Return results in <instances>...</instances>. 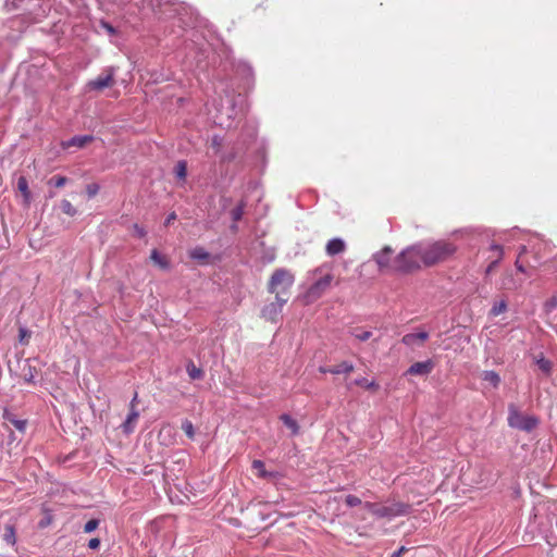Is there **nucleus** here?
I'll return each mask as SVG.
<instances>
[{"label": "nucleus", "mask_w": 557, "mask_h": 557, "mask_svg": "<svg viewBox=\"0 0 557 557\" xmlns=\"http://www.w3.org/2000/svg\"><path fill=\"white\" fill-rule=\"evenodd\" d=\"M315 281L308 287L304 298L307 304H311L321 298L329 290L333 283L339 284V280H335L333 274V264L324 262L312 271Z\"/></svg>", "instance_id": "f257e3e1"}, {"label": "nucleus", "mask_w": 557, "mask_h": 557, "mask_svg": "<svg viewBox=\"0 0 557 557\" xmlns=\"http://www.w3.org/2000/svg\"><path fill=\"white\" fill-rule=\"evenodd\" d=\"M422 250L423 264L425 267H432L453 257L457 251V246L451 242L441 239L430 245L422 246Z\"/></svg>", "instance_id": "f03ea898"}, {"label": "nucleus", "mask_w": 557, "mask_h": 557, "mask_svg": "<svg viewBox=\"0 0 557 557\" xmlns=\"http://www.w3.org/2000/svg\"><path fill=\"white\" fill-rule=\"evenodd\" d=\"M294 284V275L286 269H276L269 283L268 290L275 294V299L281 304H286L289 299L290 288Z\"/></svg>", "instance_id": "7ed1b4c3"}, {"label": "nucleus", "mask_w": 557, "mask_h": 557, "mask_svg": "<svg viewBox=\"0 0 557 557\" xmlns=\"http://www.w3.org/2000/svg\"><path fill=\"white\" fill-rule=\"evenodd\" d=\"M423 264L422 246H412L401 251L394 259L393 270L397 272H410Z\"/></svg>", "instance_id": "20e7f679"}, {"label": "nucleus", "mask_w": 557, "mask_h": 557, "mask_svg": "<svg viewBox=\"0 0 557 557\" xmlns=\"http://www.w3.org/2000/svg\"><path fill=\"white\" fill-rule=\"evenodd\" d=\"M508 425L510 428L531 432L539 424L537 418L522 414L515 405L508 407Z\"/></svg>", "instance_id": "39448f33"}, {"label": "nucleus", "mask_w": 557, "mask_h": 557, "mask_svg": "<svg viewBox=\"0 0 557 557\" xmlns=\"http://www.w3.org/2000/svg\"><path fill=\"white\" fill-rule=\"evenodd\" d=\"M115 84L114 81V71L113 69H109L106 71V74L98 76L97 78L87 83V88L89 90L101 91L104 88L112 87Z\"/></svg>", "instance_id": "423d86ee"}, {"label": "nucleus", "mask_w": 557, "mask_h": 557, "mask_svg": "<svg viewBox=\"0 0 557 557\" xmlns=\"http://www.w3.org/2000/svg\"><path fill=\"white\" fill-rule=\"evenodd\" d=\"M393 249L389 246H385L373 258L381 270H393L394 260L392 261Z\"/></svg>", "instance_id": "0eeeda50"}, {"label": "nucleus", "mask_w": 557, "mask_h": 557, "mask_svg": "<svg viewBox=\"0 0 557 557\" xmlns=\"http://www.w3.org/2000/svg\"><path fill=\"white\" fill-rule=\"evenodd\" d=\"M363 509L368 513H371L372 516L379 518L392 517L397 515V512H395L394 509L391 507L382 506L370 502H364Z\"/></svg>", "instance_id": "6e6552de"}, {"label": "nucleus", "mask_w": 557, "mask_h": 557, "mask_svg": "<svg viewBox=\"0 0 557 557\" xmlns=\"http://www.w3.org/2000/svg\"><path fill=\"white\" fill-rule=\"evenodd\" d=\"M285 304H281L280 301L271 302L261 311L262 318L270 322H276L282 313V308Z\"/></svg>", "instance_id": "1a4fd4ad"}, {"label": "nucleus", "mask_w": 557, "mask_h": 557, "mask_svg": "<svg viewBox=\"0 0 557 557\" xmlns=\"http://www.w3.org/2000/svg\"><path fill=\"white\" fill-rule=\"evenodd\" d=\"M434 368V363L432 360H426L423 362H414L407 370L408 374L411 375H428L432 372Z\"/></svg>", "instance_id": "9d476101"}, {"label": "nucleus", "mask_w": 557, "mask_h": 557, "mask_svg": "<svg viewBox=\"0 0 557 557\" xmlns=\"http://www.w3.org/2000/svg\"><path fill=\"white\" fill-rule=\"evenodd\" d=\"M346 243L338 237L330 239L325 245V252L329 257L343 253L346 250Z\"/></svg>", "instance_id": "9b49d317"}, {"label": "nucleus", "mask_w": 557, "mask_h": 557, "mask_svg": "<svg viewBox=\"0 0 557 557\" xmlns=\"http://www.w3.org/2000/svg\"><path fill=\"white\" fill-rule=\"evenodd\" d=\"M522 283L513 277L511 272H504L500 277V289L517 290L521 287Z\"/></svg>", "instance_id": "f8f14e48"}, {"label": "nucleus", "mask_w": 557, "mask_h": 557, "mask_svg": "<svg viewBox=\"0 0 557 557\" xmlns=\"http://www.w3.org/2000/svg\"><path fill=\"white\" fill-rule=\"evenodd\" d=\"M429 338L426 332L409 333L403 336L401 342L407 346H413L416 344H423Z\"/></svg>", "instance_id": "ddd939ff"}, {"label": "nucleus", "mask_w": 557, "mask_h": 557, "mask_svg": "<svg viewBox=\"0 0 557 557\" xmlns=\"http://www.w3.org/2000/svg\"><path fill=\"white\" fill-rule=\"evenodd\" d=\"M490 251L491 252H496V258L494 260H492L490 262V264L487 265L486 270H485V274L488 275L490 273H492L494 271V269L497 267V264L502 261V259L504 258V249L502 246L497 245V244H492L490 246Z\"/></svg>", "instance_id": "4468645a"}, {"label": "nucleus", "mask_w": 557, "mask_h": 557, "mask_svg": "<svg viewBox=\"0 0 557 557\" xmlns=\"http://www.w3.org/2000/svg\"><path fill=\"white\" fill-rule=\"evenodd\" d=\"M138 418H139L138 410L136 408H131L126 420L122 424L123 431L127 434L134 432Z\"/></svg>", "instance_id": "2eb2a0df"}, {"label": "nucleus", "mask_w": 557, "mask_h": 557, "mask_svg": "<svg viewBox=\"0 0 557 557\" xmlns=\"http://www.w3.org/2000/svg\"><path fill=\"white\" fill-rule=\"evenodd\" d=\"M150 260L160 269L169 270L170 260L166 256L161 255L157 249H153L150 253Z\"/></svg>", "instance_id": "dca6fc26"}, {"label": "nucleus", "mask_w": 557, "mask_h": 557, "mask_svg": "<svg viewBox=\"0 0 557 557\" xmlns=\"http://www.w3.org/2000/svg\"><path fill=\"white\" fill-rule=\"evenodd\" d=\"M3 419L10 422L16 430L24 432L26 429V420H21L15 417L11 411L4 410L2 414Z\"/></svg>", "instance_id": "f3484780"}, {"label": "nucleus", "mask_w": 557, "mask_h": 557, "mask_svg": "<svg viewBox=\"0 0 557 557\" xmlns=\"http://www.w3.org/2000/svg\"><path fill=\"white\" fill-rule=\"evenodd\" d=\"M252 469L256 471V475L262 479H273L275 474L273 472H269L265 470L264 462L262 460H253L251 465Z\"/></svg>", "instance_id": "a211bd4d"}, {"label": "nucleus", "mask_w": 557, "mask_h": 557, "mask_svg": "<svg viewBox=\"0 0 557 557\" xmlns=\"http://www.w3.org/2000/svg\"><path fill=\"white\" fill-rule=\"evenodd\" d=\"M94 137L92 136H89V135H85V136H75L73 137L72 139H70L67 143H64L63 146L64 147H71V146H75V147H78V148H83L85 147L87 144H89L90 141H92Z\"/></svg>", "instance_id": "6ab92c4d"}, {"label": "nucleus", "mask_w": 557, "mask_h": 557, "mask_svg": "<svg viewBox=\"0 0 557 557\" xmlns=\"http://www.w3.org/2000/svg\"><path fill=\"white\" fill-rule=\"evenodd\" d=\"M17 189L23 195L24 202L26 205H28L30 201V190L28 188V182H27L26 177H24V176L18 177Z\"/></svg>", "instance_id": "aec40b11"}, {"label": "nucleus", "mask_w": 557, "mask_h": 557, "mask_svg": "<svg viewBox=\"0 0 557 557\" xmlns=\"http://www.w3.org/2000/svg\"><path fill=\"white\" fill-rule=\"evenodd\" d=\"M189 257L201 263H205L209 259V252L203 247H195L189 251Z\"/></svg>", "instance_id": "412c9836"}, {"label": "nucleus", "mask_w": 557, "mask_h": 557, "mask_svg": "<svg viewBox=\"0 0 557 557\" xmlns=\"http://www.w3.org/2000/svg\"><path fill=\"white\" fill-rule=\"evenodd\" d=\"M352 371H354L352 363H349L347 361H343L339 364H336V366L327 369V372L331 374L350 373Z\"/></svg>", "instance_id": "4be33fe9"}, {"label": "nucleus", "mask_w": 557, "mask_h": 557, "mask_svg": "<svg viewBox=\"0 0 557 557\" xmlns=\"http://www.w3.org/2000/svg\"><path fill=\"white\" fill-rule=\"evenodd\" d=\"M482 380L490 383L495 388L500 384L499 374L493 370L484 371L482 373Z\"/></svg>", "instance_id": "5701e85b"}, {"label": "nucleus", "mask_w": 557, "mask_h": 557, "mask_svg": "<svg viewBox=\"0 0 557 557\" xmlns=\"http://www.w3.org/2000/svg\"><path fill=\"white\" fill-rule=\"evenodd\" d=\"M280 419L292 431L293 435H297L299 433V424L289 414L284 413Z\"/></svg>", "instance_id": "b1692460"}, {"label": "nucleus", "mask_w": 557, "mask_h": 557, "mask_svg": "<svg viewBox=\"0 0 557 557\" xmlns=\"http://www.w3.org/2000/svg\"><path fill=\"white\" fill-rule=\"evenodd\" d=\"M355 384L357 386H360L362 388H366V389L372 391V392H376L380 388L379 384L375 381H369L366 377H360V379L355 380Z\"/></svg>", "instance_id": "393cba45"}, {"label": "nucleus", "mask_w": 557, "mask_h": 557, "mask_svg": "<svg viewBox=\"0 0 557 557\" xmlns=\"http://www.w3.org/2000/svg\"><path fill=\"white\" fill-rule=\"evenodd\" d=\"M61 211L67 216H75L78 213V210L71 203L69 199H62L60 202Z\"/></svg>", "instance_id": "a878e982"}, {"label": "nucleus", "mask_w": 557, "mask_h": 557, "mask_svg": "<svg viewBox=\"0 0 557 557\" xmlns=\"http://www.w3.org/2000/svg\"><path fill=\"white\" fill-rule=\"evenodd\" d=\"M187 373L191 380H200L203 376V371L196 367L193 361H189L186 367Z\"/></svg>", "instance_id": "bb28decb"}, {"label": "nucleus", "mask_w": 557, "mask_h": 557, "mask_svg": "<svg viewBox=\"0 0 557 557\" xmlns=\"http://www.w3.org/2000/svg\"><path fill=\"white\" fill-rule=\"evenodd\" d=\"M3 540L14 546L16 543L15 528L12 524H7L4 527Z\"/></svg>", "instance_id": "cd10ccee"}, {"label": "nucleus", "mask_w": 557, "mask_h": 557, "mask_svg": "<svg viewBox=\"0 0 557 557\" xmlns=\"http://www.w3.org/2000/svg\"><path fill=\"white\" fill-rule=\"evenodd\" d=\"M350 333L356 339H358L360 342H366V341L370 339L372 336V332L366 331V330H362L359 327L354 329Z\"/></svg>", "instance_id": "c85d7f7f"}, {"label": "nucleus", "mask_w": 557, "mask_h": 557, "mask_svg": "<svg viewBox=\"0 0 557 557\" xmlns=\"http://www.w3.org/2000/svg\"><path fill=\"white\" fill-rule=\"evenodd\" d=\"M507 310V302L506 300H500L499 302L494 304L492 307L490 313L493 317H497L502 313H504Z\"/></svg>", "instance_id": "c756f323"}, {"label": "nucleus", "mask_w": 557, "mask_h": 557, "mask_svg": "<svg viewBox=\"0 0 557 557\" xmlns=\"http://www.w3.org/2000/svg\"><path fill=\"white\" fill-rule=\"evenodd\" d=\"M182 430L184 431V433L187 435L188 438L194 440L195 429H194V424L190 420L185 419L182 422Z\"/></svg>", "instance_id": "7c9ffc66"}, {"label": "nucleus", "mask_w": 557, "mask_h": 557, "mask_svg": "<svg viewBox=\"0 0 557 557\" xmlns=\"http://www.w3.org/2000/svg\"><path fill=\"white\" fill-rule=\"evenodd\" d=\"M536 364L539 369L544 372L545 374H549L552 371V362L548 359H545L544 357H541L536 360Z\"/></svg>", "instance_id": "2f4dec72"}, {"label": "nucleus", "mask_w": 557, "mask_h": 557, "mask_svg": "<svg viewBox=\"0 0 557 557\" xmlns=\"http://www.w3.org/2000/svg\"><path fill=\"white\" fill-rule=\"evenodd\" d=\"M345 504L350 508L357 506H361L363 508L364 503L358 496L350 494L345 497Z\"/></svg>", "instance_id": "473e14b6"}, {"label": "nucleus", "mask_w": 557, "mask_h": 557, "mask_svg": "<svg viewBox=\"0 0 557 557\" xmlns=\"http://www.w3.org/2000/svg\"><path fill=\"white\" fill-rule=\"evenodd\" d=\"M175 174L180 180H185L187 175V164L185 161H180L175 166Z\"/></svg>", "instance_id": "72a5a7b5"}, {"label": "nucleus", "mask_w": 557, "mask_h": 557, "mask_svg": "<svg viewBox=\"0 0 557 557\" xmlns=\"http://www.w3.org/2000/svg\"><path fill=\"white\" fill-rule=\"evenodd\" d=\"M67 181L69 180L65 176L55 175L49 180L48 184L53 185L57 188H61L67 183Z\"/></svg>", "instance_id": "f704fd0d"}, {"label": "nucleus", "mask_w": 557, "mask_h": 557, "mask_svg": "<svg viewBox=\"0 0 557 557\" xmlns=\"http://www.w3.org/2000/svg\"><path fill=\"white\" fill-rule=\"evenodd\" d=\"M88 198H94L98 195L100 186L97 183H90L85 188Z\"/></svg>", "instance_id": "c9c22d12"}, {"label": "nucleus", "mask_w": 557, "mask_h": 557, "mask_svg": "<svg viewBox=\"0 0 557 557\" xmlns=\"http://www.w3.org/2000/svg\"><path fill=\"white\" fill-rule=\"evenodd\" d=\"M557 308V297H552L544 304V310L546 313H553Z\"/></svg>", "instance_id": "e433bc0d"}, {"label": "nucleus", "mask_w": 557, "mask_h": 557, "mask_svg": "<svg viewBox=\"0 0 557 557\" xmlns=\"http://www.w3.org/2000/svg\"><path fill=\"white\" fill-rule=\"evenodd\" d=\"M99 525V521L97 519H91L89 521H87L84 525V531L86 533H90L92 531H95Z\"/></svg>", "instance_id": "4c0bfd02"}, {"label": "nucleus", "mask_w": 557, "mask_h": 557, "mask_svg": "<svg viewBox=\"0 0 557 557\" xmlns=\"http://www.w3.org/2000/svg\"><path fill=\"white\" fill-rule=\"evenodd\" d=\"M18 333H20L18 334L20 335V342L22 344H25V345L28 344V339L30 337V333L26 329H23V327L20 329Z\"/></svg>", "instance_id": "58836bf2"}, {"label": "nucleus", "mask_w": 557, "mask_h": 557, "mask_svg": "<svg viewBox=\"0 0 557 557\" xmlns=\"http://www.w3.org/2000/svg\"><path fill=\"white\" fill-rule=\"evenodd\" d=\"M242 214H243V208L242 207H237V208H235L232 211V215H233L234 221L240 220Z\"/></svg>", "instance_id": "ea45409f"}, {"label": "nucleus", "mask_w": 557, "mask_h": 557, "mask_svg": "<svg viewBox=\"0 0 557 557\" xmlns=\"http://www.w3.org/2000/svg\"><path fill=\"white\" fill-rule=\"evenodd\" d=\"M135 233L138 237L143 238L146 236L147 232L144 227L139 226L138 224H134Z\"/></svg>", "instance_id": "a19ab883"}, {"label": "nucleus", "mask_w": 557, "mask_h": 557, "mask_svg": "<svg viewBox=\"0 0 557 557\" xmlns=\"http://www.w3.org/2000/svg\"><path fill=\"white\" fill-rule=\"evenodd\" d=\"M100 546V540L98 537L90 539L88 542V547L90 549H97Z\"/></svg>", "instance_id": "79ce46f5"}, {"label": "nucleus", "mask_w": 557, "mask_h": 557, "mask_svg": "<svg viewBox=\"0 0 557 557\" xmlns=\"http://www.w3.org/2000/svg\"><path fill=\"white\" fill-rule=\"evenodd\" d=\"M176 220V213L175 212H172L168 215L166 220H165V225H170L173 221Z\"/></svg>", "instance_id": "37998d69"}, {"label": "nucleus", "mask_w": 557, "mask_h": 557, "mask_svg": "<svg viewBox=\"0 0 557 557\" xmlns=\"http://www.w3.org/2000/svg\"><path fill=\"white\" fill-rule=\"evenodd\" d=\"M405 552H407V548L401 546L398 550L394 552L391 557H401Z\"/></svg>", "instance_id": "c03bdc74"}, {"label": "nucleus", "mask_w": 557, "mask_h": 557, "mask_svg": "<svg viewBox=\"0 0 557 557\" xmlns=\"http://www.w3.org/2000/svg\"><path fill=\"white\" fill-rule=\"evenodd\" d=\"M518 272L527 273L525 268L520 263L519 259L515 262Z\"/></svg>", "instance_id": "a18cd8bd"}, {"label": "nucleus", "mask_w": 557, "mask_h": 557, "mask_svg": "<svg viewBox=\"0 0 557 557\" xmlns=\"http://www.w3.org/2000/svg\"><path fill=\"white\" fill-rule=\"evenodd\" d=\"M137 399H138V393L135 392L134 397H133V399H132V401L129 404V409L131 408H136Z\"/></svg>", "instance_id": "49530a36"}, {"label": "nucleus", "mask_w": 557, "mask_h": 557, "mask_svg": "<svg viewBox=\"0 0 557 557\" xmlns=\"http://www.w3.org/2000/svg\"><path fill=\"white\" fill-rule=\"evenodd\" d=\"M106 28L108 29V32L114 33V28L111 25L106 24Z\"/></svg>", "instance_id": "de8ad7c7"}, {"label": "nucleus", "mask_w": 557, "mask_h": 557, "mask_svg": "<svg viewBox=\"0 0 557 557\" xmlns=\"http://www.w3.org/2000/svg\"><path fill=\"white\" fill-rule=\"evenodd\" d=\"M496 258V252H491V255L488 256V259L494 260Z\"/></svg>", "instance_id": "09e8293b"}, {"label": "nucleus", "mask_w": 557, "mask_h": 557, "mask_svg": "<svg viewBox=\"0 0 557 557\" xmlns=\"http://www.w3.org/2000/svg\"><path fill=\"white\" fill-rule=\"evenodd\" d=\"M327 369H329V368L321 367L319 370H320V372H322V373H329V372H327Z\"/></svg>", "instance_id": "8fccbe9b"}, {"label": "nucleus", "mask_w": 557, "mask_h": 557, "mask_svg": "<svg viewBox=\"0 0 557 557\" xmlns=\"http://www.w3.org/2000/svg\"><path fill=\"white\" fill-rule=\"evenodd\" d=\"M166 428H168V426H163V428L161 429V431H160V435H162V434H163V432L166 430Z\"/></svg>", "instance_id": "3c124183"}, {"label": "nucleus", "mask_w": 557, "mask_h": 557, "mask_svg": "<svg viewBox=\"0 0 557 557\" xmlns=\"http://www.w3.org/2000/svg\"><path fill=\"white\" fill-rule=\"evenodd\" d=\"M524 251H525V247H522L519 256H521L522 253H524Z\"/></svg>", "instance_id": "603ef678"}]
</instances>
